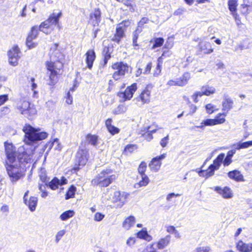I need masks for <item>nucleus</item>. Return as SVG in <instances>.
<instances>
[{"mask_svg":"<svg viewBox=\"0 0 252 252\" xmlns=\"http://www.w3.org/2000/svg\"><path fill=\"white\" fill-rule=\"evenodd\" d=\"M37 201L38 199L36 197L31 196L29 200H27V199H25L24 203L28 206L29 209L32 212H33L35 211L36 209V207L37 204Z\"/></svg>","mask_w":252,"mask_h":252,"instance_id":"23","label":"nucleus"},{"mask_svg":"<svg viewBox=\"0 0 252 252\" xmlns=\"http://www.w3.org/2000/svg\"><path fill=\"white\" fill-rule=\"evenodd\" d=\"M156 131V129L153 128L152 126H149L147 132L144 134V137L147 141H149L153 138L152 133Z\"/></svg>","mask_w":252,"mask_h":252,"instance_id":"36","label":"nucleus"},{"mask_svg":"<svg viewBox=\"0 0 252 252\" xmlns=\"http://www.w3.org/2000/svg\"><path fill=\"white\" fill-rule=\"evenodd\" d=\"M137 88L136 84L133 83L130 86L128 87L124 92L118 93V95L121 98V101H125L130 99Z\"/></svg>","mask_w":252,"mask_h":252,"instance_id":"12","label":"nucleus"},{"mask_svg":"<svg viewBox=\"0 0 252 252\" xmlns=\"http://www.w3.org/2000/svg\"><path fill=\"white\" fill-rule=\"evenodd\" d=\"M60 185V181L56 177H55L51 181L49 182L48 186L53 190H55Z\"/></svg>","mask_w":252,"mask_h":252,"instance_id":"37","label":"nucleus"},{"mask_svg":"<svg viewBox=\"0 0 252 252\" xmlns=\"http://www.w3.org/2000/svg\"><path fill=\"white\" fill-rule=\"evenodd\" d=\"M66 231L64 229L59 231L56 235V241L57 243L59 242L61 239L62 237L65 234Z\"/></svg>","mask_w":252,"mask_h":252,"instance_id":"51","label":"nucleus"},{"mask_svg":"<svg viewBox=\"0 0 252 252\" xmlns=\"http://www.w3.org/2000/svg\"><path fill=\"white\" fill-rule=\"evenodd\" d=\"M89 158V152L87 149H79L76 154V160L80 166H84L87 163Z\"/></svg>","mask_w":252,"mask_h":252,"instance_id":"15","label":"nucleus"},{"mask_svg":"<svg viewBox=\"0 0 252 252\" xmlns=\"http://www.w3.org/2000/svg\"><path fill=\"white\" fill-rule=\"evenodd\" d=\"M194 252H211V249L209 246H200L196 248Z\"/></svg>","mask_w":252,"mask_h":252,"instance_id":"44","label":"nucleus"},{"mask_svg":"<svg viewBox=\"0 0 252 252\" xmlns=\"http://www.w3.org/2000/svg\"><path fill=\"white\" fill-rule=\"evenodd\" d=\"M112 68L115 70L112 75L113 79L118 80L128 72L130 67L123 62H117L112 65Z\"/></svg>","mask_w":252,"mask_h":252,"instance_id":"8","label":"nucleus"},{"mask_svg":"<svg viewBox=\"0 0 252 252\" xmlns=\"http://www.w3.org/2000/svg\"><path fill=\"white\" fill-rule=\"evenodd\" d=\"M62 16L61 11L58 13L54 12L46 20L41 23L39 26V31L47 34L51 33L54 31L55 26H59V19Z\"/></svg>","mask_w":252,"mask_h":252,"instance_id":"5","label":"nucleus"},{"mask_svg":"<svg viewBox=\"0 0 252 252\" xmlns=\"http://www.w3.org/2000/svg\"><path fill=\"white\" fill-rule=\"evenodd\" d=\"M72 97L71 95L69 92H68L67 94V96L66 97V102L68 104H71L72 102Z\"/></svg>","mask_w":252,"mask_h":252,"instance_id":"60","label":"nucleus"},{"mask_svg":"<svg viewBox=\"0 0 252 252\" xmlns=\"http://www.w3.org/2000/svg\"><path fill=\"white\" fill-rule=\"evenodd\" d=\"M165 158V154H164L158 157L153 158L149 165L151 169L154 172L158 171L161 166V160L164 159Z\"/></svg>","mask_w":252,"mask_h":252,"instance_id":"16","label":"nucleus"},{"mask_svg":"<svg viewBox=\"0 0 252 252\" xmlns=\"http://www.w3.org/2000/svg\"><path fill=\"white\" fill-rule=\"evenodd\" d=\"M228 177L237 181H243V176L240 172L237 170H233L228 173Z\"/></svg>","mask_w":252,"mask_h":252,"instance_id":"26","label":"nucleus"},{"mask_svg":"<svg viewBox=\"0 0 252 252\" xmlns=\"http://www.w3.org/2000/svg\"><path fill=\"white\" fill-rule=\"evenodd\" d=\"M214 125H216V123H215L214 119H208L203 120L201 122L200 125L196 126V127L197 128L203 129L205 126H212Z\"/></svg>","mask_w":252,"mask_h":252,"instance_id":"31","label":"nucleus"},{"mask_svg":"<svg viewBox=\"0 0 252 252\" xmlns=\"http://www.w3.org/2000/svg\"><path fill=\"white\" fill-rule=\"evenodd\" d=\"M150 91L148 89H145L140 94V98L143 103H147L150 101Z\"/></svg>","mask_w":252,"mask_h":252,"instance_id":"28","label":"nucleus"},{"mask_svg":"<svg viewBox=\"0 0 252 252\" xmlns=\"http://www.w3.org/2000/svg\"><path fill=\"white\" fill-rule=\"evenodd\" d=\"M189 108H190V112L188 114H187V115H192L195 112L196 109H197L196 106H195L194 105H193V104L190 105Z\"/></svg>","mask_w":252,"mask_h":252,"instance_id":"62","label":"nucleus"},{"mask_svg":"<svg viewBox=\"0 0 252 252\" xmlns=\"http://www.w3.org/2000/svg\"><path fill=\"white\" fill-rule=\"evenodd\" d=\"M252 146V140L244 142H239L237 144L236 149L240 150L241 149H245Z\"/></svg>","mask_w":252,"mask_h":252,"instance_id":"39","label":"nucleus"},{"mask_svg":"<svg viewBox=\"0 0 252 252\" xmlns=\"http://www.w3.org/2000/svg\"><path fill=\"white\" fill-rule=\"evenodd\" d=\"M47 146H48L49 149H51L53 147H54L56 150H61L62 149V146L58 138H55L52 141L49 142L47 144Z\"/></svg>","mask_w":252,"mask_h":252,"instance_id":"34","label":"nucleus"},{"mask_svg":"<svg viewBox=\"0 0 252 252\" xmlns=\"http://www.w3.org/2000/svg\"><path fill=\"white\" fill-rule=\"evenodd\" d=\"M215 92L216 89L214 87L205 85L202 87L200 91L194 93L192 95V97L195 102H197V97L198 96L201 97L203 95H209L211 94H214Z\"/></svg>","mask_w":252,"mask_h":252,"instance_id":"13","label":"nucleus"},{"mask_svg":"<svg viewBox=\"0 0 252 252\" xmlns=\"http://www.w3.org/2000/svg\"><path fill=\"white\" fill-rule=\"evenodd\" d=\"M104 217V215L100 213H96L94 215V220L95 221H100Z\"/></svg>","mask_w":252,"mask_h":252,"instance_id":"55","label":"nucleus"},{"mask_svg":"<svg viewBox=\"0 0 252 252\" xmlns=\"http://www.w3.org/2000/svg\"><path fill=\"white\" fill-rule=\"evenodd\" d=\"M34 149L35 147L27 151L23 146L18 148V160L9 162L10 164L6 166L7 173L12 182L18 181L23 176L26 164L32 161Z\"/></svg>","mask_w":252,"mask_h":252,"instance_id":"1","label":"nucleus"},{"mask_svg":"<svg viewBox=\"0 0 252 252\" xmlns=\"http://www.w3.org/2000/svg\"><path fill=\"white\" fill-rule=\"evenodd\" d=\"M128 196V193L116 191L113 193L111 199L113 202L118 203V206L121 207L126 203Z\"/></svg>","mask_w":252,"mask_h":252,"instance_id":"11","label":"nucleus"},{"mask_svg":"<svg viewBox=\"0 0 252 252\" xmlns=\"http://www.w3.org/2000/svg\"><path fill=\"white\" fill-rule=\"evenodd\" d=\"M130 24L131 21L130 20H125L123 21L121 23H120L118 25H122V27L126 31V28L128 27Z\"/></svg>","mask_w":252,"mask_h":252,"instance_id":"54","label":"nucleus"},{"mask_svg":"<svg viewBox=\"0 0 252 252\" xmlns=\"http://www.w3.org/2000/svg\"><path fill=\"white\" fill-rule=\"evenodd\" d=\"M20 51L17 45H14L8 52V61L10 64L16 66L20 58Z\"/></svg>","mask_w":252,"mask_h":252,"instance_id":"10","label":"nucleus"},{"mask_svg":"<svg viewBox=\"0 0 252 252\" xmlns=\"http://www.w3.org/2000/svg\"><path fill=\"white\" fill-rule=\"evenodd\" d=\"M86 62L89 68H92L93 63L95 59V52L93 50H89L85 54Z\"/></svg>","mask_w":252,"mask_h":252,"instance_id":"20","label":"nucleus"},{"mask_svg":"<svg viewBox=\"0 0 252 252\" xmlns=\"http://www.w3.org/2000/svg\"><path fill=\"white\" fill-rule=\"evenodd\" d=\"M224 156V154L222 153L220 154L214 160L213 163L211 164L207 170H201L199 171V175L200 176L204 177L205 178H208V177L213 176L214 174L215 171L219 169L223 161Z\"/></svg>","mask_w":252,"mask_h":252,"instance_id":"6","label":"nucleus"},{"mask_svg":"<svg viewBox=\"0 0 252 252\" xmlns=\"http://www.w3.org/2000/svg\"><path fill=\"white\" fill-rule=\"evenodd\" d=\"M58 44H54L51 47L50 62H47L46 67L49 71L48 79L47 83L50 86H54L58 80V75L60 73L63 67V64L61 60L63 59V55L57 49Z\"/></svg>","mask_w":252,"mask_h":252,"instance_id":"2","label":"nucleus"},{"mask_svg":"<svg viewBox=\"0 0 252 252\" xmlns=\"http://www.w3.org/2000/svg\"><path fill=\"white\" fill-rule=\"evenodd\" d=\"M32 36H28L26 40V44L27 46L29 47V49H32L35 47L37 46V43L32 42L33 40L31 37Z\"/></svg>","mask_w":252,"mask_h":252,"instance_id":"46","label":"nucleus"},{"mask_svg":"<svg viewBox=\"0 0 252 252\" xmlns=\"http://www.w3.org/2000/svg\"><path fill=\"white\" fill-rule=\"evenodd\" d=\"M151 68H152V63H149L147 64V65H146V67H145V69L144 71H143V73L149 74L150 72Z\"/></svg>","mask_w":252,"mask_h":252,"instance_id":"59","label":"nucleus"},{"mask_svg":"<svg viewBox=\"0 0 252 252\" xmlns=\"http://www.w3.org/2000/svg\"><path fill=\"white\" fill-rule=\"evenodd\" d=\"M8 99V95L6 94L0 95V106L4 104Z\"/></svg>","mask_w":252,"mask_h":252,"instance_id":"57","label":"nucleus"},{"mask_svg":"<svg viewBox=\"0 0 252 252\" xmlns=\"http://www.w3.org/2000/svg\"><path fill=\"white\" fill-rule=\"evenodd\" d=\"M127 106L125 104H120L117 108L113 110V113L115 115L124 114L127 111Z\"/></svg>","mask_w":252,"mask_h":252,"instance_id":"33","label":"nucleus"},{"mask_svg":"<svg viewBox=\"0 0 252 252\" xmlns=\"http://www.w3.org/2000/svg\"><path fill=\"white\" fill-rule=\"evenodd\" d=\"M137 146L135 145L130 144L127 145L125 149V152L126 153H131L133 152L134 151L136 150Z\"/></svg>","mask_w":252,"mask_h":252,"instance_id":"49","label":"nucleus"},{"mask_svg":"<svg viewBox=\"0 0 252 252\" xmlns=\"http://www.w3.org/2000/svg\"><path fill=\"white\" fill-rule=\"evenodd\" d=\"M39 30V27L36 26H33L31 30V32L29 34L28 36H32L31 37L32 39H35L38 34V31Z\"/></svg>","mask_w":252,"mask_h":252,"instance_id":"41","label":"nucleus"},{"mask_svg":"<svg viewBox=\"0 0 252 252\" xmlns=\"http://www.w3.org/2000/svg\"><path fill=\"white\" fill-rule=\"evenodd\" d=\"M228 6L229 10L232 12H235L238 6V1L237 0H229L228 1Z\"/></svg>","mask_w":252,"mask_h":252,"instance_id":"38","label":"nucleus"},{"mask_svg":"<svg viewBox=\"0 0 252 252\" xmlns=\"http://www.w3.org/2000/svg\"><path fill=\"white\" fill-rule=\"evenodd\" d=\"M226 116V114L222 113H220L214 119L215 122L216 123V125L218 124H220L223 123L225 121V117Z\"/></svg>","mask_w":252,"mask_h":252,"instance_id":"40","label":"nucleus"},{"mask_svg":"<svg viewBox=\"0 0 252 252\" xmlns=\"http://www.w3.org/2000/svg\"><path fill=\"white\" fill-rule=\"evenodd\" d=\"M135 238L130 237L127 240L126 244L128 246H132L135 243Z\"/></svg>","mask_w":252,"mask_h":252,"instance_id":"64","label":"nucleus"},{"mask_svg":"<svg viewBox=\"0 0 252 252\" xmlns=\"http://www.w3.org/2000/svg\"><path fill=\"white\" fill-rule=\"evenodd\" d=\"M5 151L9 162L18 160V150L16 151V148L11 143L4 142Z\"/></svg>","mask_w":252,"mask_h":252,"instance_id":"9","label":"nucleus"},{"mask_svg":"<svg viewBox=\"0 0 252 252\" xmlns=\"http://www.w3.org/2000/svg\"><path fill=\"white\" fill-rule=\"evenodd\" d=\"M116 176L112 174V171L106 169L101 171L92 180V184L94 186H99L101 187H107L116 179Z\"/></svg>","mask_w":252,"mask_h":252,"instance_id":"4","label":"nucleus"},{"mask_svg":"<svg viewBox=\"0 0 252 252\" xmlns=\"http://www.w3.org/2000/svg\"><path fill=\"white\" fill-rule=\"evenodd\" d=\"M223 163L224 166H228L232 162V159L230 158H227L226 157V158L224 159Z\"/></svg>","mask_w":252,"mask_h":252,"instance_id":"63","label":"nucleus"},{"mask_svg":"<svg viewBox=\"0 0 252 252\" xmlns=\"http://www.w3.org/2000/svg\"><path fill=\"white\" fill-rule=\"evenodd\" d=\"M164 42V39L162 38H157L155 39L154 44L153 48L155 49L157 47L161 46Z\"/></svg>","mask_w":252,"mask_h":252,"instance_id":"47","label":"nucleus"},{"mask_svg":"<svg viewBox=\"0 0 252 252\" xmlns=\"http://www.w3.org/2000/svg\"><path fill=\"white\" fill-rule=\"evenodd\" d=\"M25 133L24 142L26 145L34 146L38 141L47 137L48 134L46 132L40 131L39 128H36L30 125L26 124L23 127Z\"/></svg>","mask_w":252,"mask_h":252,"instance_id":"3","label":"nucleus"},{"mask_svg":"<svg viewBox=\"0 0 252 252\" xmlns=\"http://www.w3.org/2000/svg\"><path fill=\"white\" fill-rule=\"evenodd\" d=\"M169 140V136L168 135H167L166 137L162 138L160 142V144L162 147H166L167 143H168V141Z\"/></svg>","mask_w":252,"mask_h":252,"instance_id":"56","label":"nucleus"},{"mask_svg":"<svg viewBox=\"0 0 252 252\" xmlns=\"http://www.w3.org/2000/svg\"><path fill=\"white\" fill-rule=\"evenodd\" d=\"M180 195L179 194H175L174 193H170L167 195L166 200L167 201H170L171 199H172V198H173L174 197L179 196Z\"/></svg>","mask_w":252,"mask_h":252,"instance_id":"61","label":"nucleus"},{"mask_svg":"<svg viewBox=\"0 0 252 252\" xmlns=\"http://www.w3.org/2000/svg\"><path fill=\"white\" fill-rule=\"evenodd\" d=\"M205 107L207 113L209 114H212L213 113L216 108V106L211 104H207Z\"/></svg>","mask_w":252,"mask_h":252,"instance_id":"52","label":"nucleus"},{"mask_svg":"<svg viewBox=\"0 0 252 252\" xmlns=\"http://www.w3.org/2000/svg\"><path fill=\"white\" fill-rule=\"evenodd\" d=\"M86 140L89 143L93 146H96L97 143L98 137L96 135L88 134L86 136Z\"/></svg>","mask_w":252,"mask_h":252,"instance_id":"35","label":"nucleus"},{"mask_svg":"<svg viewBox=\"0 0 252 252\" xmlns=\"http://www.w3.org/2000/svg\"><path fill=\"white\" fill-rule=\"evenodd\" d=\"M138 238L144 239L148 242L151 241L153 239L152 236L150 235L146 230L142 229L137 233Z\"/></svg>","mask_w":252,"mask_h":252,"instance_id":"27","label":"nucleus"},{"mask_svg":"<svg viewBox=\"0 0 252 252\" xmlns=\"http://www.w3.org/2000/svg\"><path fill=\"white\" fill-rule=\"evenodd\" d=\"M214 190L220 195L224 199H230L233 197V193L231 189L228 187H215Z\"/></svg>","mask_w":252,"mask_h":252,"instance_id":"14","label":"nucleus"},{"mask_svg":"<svg viewBox=\"0 0 252 252\" xmlns=\"http://www.w3.org/2000/svg\"><path fill=\"white\" fill-rule=\"evenodd\" d=\"M146 163L145 162H142L141 163V164L139 165L138 170L139 174L140 176L142 175H146L145 174V172L146 169Z\"/></svg>","mask_w":252,"mask_h":252,"instance_id":"45","label":"nucleus"},{"mask_svg":"<svg viewBox=\"0 0 252 252\" xmlns=\"http://www.w3.org/2000/svg\"><path fill=\"white\" fill-rule=\"evenodd\" d=\"M198 47L199 50L205 54H209L214 51L211 44L207 41H200Z\"/></svg>","mask_w":252,"mask_h":252,"instance_id":"18","label":"nucleus"},{"mask_svg":"<svg viewBox=\"0 0 252 252\" xmlns=\"http://www.w3.org/2000/svg\"><path fill=\"white\" fill-rule=\"evenodd\" d=\"M107 129L112 134H115L119 132V129L114 126H109V127L107 128Z\"/></svg>","mask_w":252,"mask_h":252,"instance_id":"53","label":"nucleus"},{"mask_svg":"<svg viewBox=\"0 0 252 252\" xmlns=\"http://www.w3.org/2000/svg\"><path fill=\"white\" fill-rule=\"evenodd\" d=\"M176 230L175 227L172 225H169L166 226V231L169 233L173 234Z\"/></svg>","mask_w":252,"mask_h":252,"instance_id":"58","label":"nucleus"},{"mask_svg":"<svg viewBox=\"0 0 252 252\" xmlns=\"http://www.w3.org/2000/svg\"><path fill=\"white\" fill-rule=\"evenodd\" d=\"M75 191H76V188L74 186H72L69 188V189H68V191L67 192V193L66 194L65 199H68L69 198L74 197Z\"/></svg>","mask_w":252,"mask_h":252,"instance_id":"43","label":"nucleus"},{"mask_svg":"<svg viewBox=\"0 0 252 252\" xmlns=\"http://www.w3.org/2000/svg\"><path fill=\"white\" fill-rule=\"evenodd\" d=\"M75 215V212L73 210H67L63 212L60 216V219L63 221H65L69 219L72 218Z\"/></svg>","mask_w":252,"mask_h":252,"instance_id":"30","label":"nucleus"},{"mask_svg":"<svg viewBox=\"0 0 252 252\" xmlns=\"http://www.w3.org/2000/svg\"><path fill=\"white\" fill-rule=\"evenodd\" d=\"M135 222V218L133 216H129L126 218L123 223V227L126 230H128L133 226Z\"/></svg>","mask_w":252,"mask_h":252,"instance_id":"24","label":"nucleus"},{"mask_svg":"<svg viewBox=\"0 0 252 252\" xmlns=\"http://www.w3.org/2000/svg\"><path fill=\"white\" fill-rule=\"evenodd\" d=\"M122 25H118L116 33L112 38V40L119 43L125 35V30L122 27Z\"/></svg>","mask_w":252,"mask_h":252,"instance_id":"22","label":"nucleus"},{"mask_svg":"<svg viewBox=\"0 0 252 252\" xmlns=\"http://www.w3.org/2000/svg\"><path fill=\"white\" fill-rule=\"evenodd\" d=\"M91 19L93 20L95 24H98L100 21L101 12L98 9H95L90 14Z\"/></svg>","mask_w":252,"mask_h":252,"instance_id":"29","label":"nucleus"},{"mask_svg":"<svg viewBox=\"0 0 252 252\" xmlns=\"http://www.w3.org/2000/svg\"><path fill=\"white\" fill-rule=\"evenodd\" d=\"M142 30L140 28H136L135 31L133 32V44L134 46H137V40L138 38L139 34L141 32Z\"/></svg>","mask_w":252,"mask_h":252,"instance_id":"42","label":"nucleus"},{"mask_svg":"<svg viewBox=\"0 0 252 252\" xmlns=\"http://www.w3.org/2000/svg\"><path fill=\"white\" fill-rule=\"evenodd\" d=\"M190 78V73L189 72L184 73L180 78L177 79V85L179 86H183L186 85Z\"/></svg>","mask_w":252,"mask_h":252,"instance_id":"25","label":"nucleus"},{"mask_svg":"<svg viewBox=\"0 0 252 252\" xmlns=\"http://www.w3.org/2000/svg\"><path fill=\"white\" fill-rule=\"evenodd\" d=\"M16 107L21 113L26 116L32 117L36 114V110L33 105H32L25 98H22L18 100L16 104Z\"/></svg>","mask_w":252,"mask_h":252,"instance_id":"7","label":"nucleus"},{"mask_svg":"<svg viewBox=\"0 0 252 252\" xmlns=\"http://www.w3.org/2000/svg\"><path fill=\"white\" fill-rule=\"evenodd\" d=\"M149 20L147 17H143L138 24L137 28H140L142 30L143 26L145 24H147L149 22Z\"/></svg>","mask_w":252,"mask_h":252,"instance_id":"50","label":"nucleus"},{"mask_svg":"<svg viewBox=\"0 0 252 252\" xmlns=\"http://www.w3.org/2000/svg\"><path fill=\"white\" fill-rule=\"evenodd\" d=\"M141 180L137 183L135 184L134 187L136 188L146 186L149 182V179L147 175L140 176Z\"/></svg>","mask_w":252,"mask_h":252,"instance_id":"32","label":"nucleus"},{"mask_svg":"<svg viewBox=\"0 0 252 252\" xmlns=\"http://www.w3.org/2000/svg\"><path fill=\"white\" fill-rule=\"evenodd\" d=\"M234 102L232 99L228 94H224L222 101V110L228 112L233 108Z\"/></svg>","mask_w":252,"mask_h":252,"instance_id":"17","label":"nucleus"},{"mask_svg":"<svg viewBox=\"0 0 252 252\" xmlns=\"http://www.w3.org/2000/svg\"><path fill=\"white\" fill-rule=\"evenodd\" d=\"M39 176L42 182L45 183L46 185H47V183L48 182L49 180L47 179L45 171L43 169L41 170Z\"/></svg>","mask_w":252,"mask_h":252,"instance_id":"48","label":"nucleus"},{"mask_svg":"<svg viewBox=\"0 0 252 252\" xmlns=\"http://www.w3.org/2000/svg\"><path fill=\"white\" fill-rule=\"evenodd\" d=\"M171 236L166 235L163 238H160L157 243V246L158 249L162 250L169 245L170 242Z\"/></svg>","mask_w":252,"mask_h":252,"instance_id":"21","label":"nucleus"},{"mask_svg":"<svg viewBox=\"0 0 252 252\" xmlns=\"http://www.w3.org/2000/svg\"><path fill=\"white\" fill-rule=\"evenodd\" d=\"M236 248L240 252H252V243H245L240 240L236 244Z\"/></svg>","mask_w":252,"mask_h":252,"instance_id":"19","label":"nucleus"}]
</instances>
